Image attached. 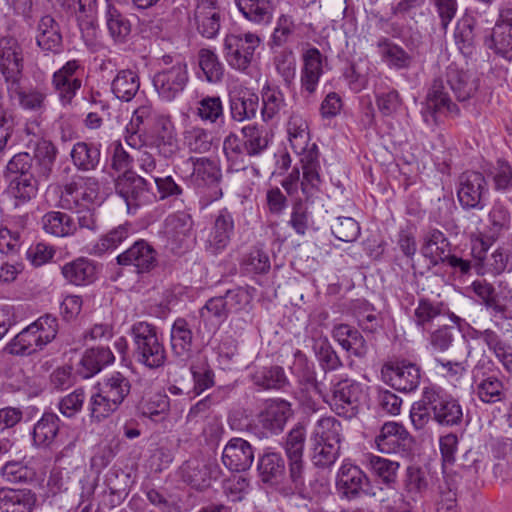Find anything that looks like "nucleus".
<instances>
[{
	"label": "nucleus",
	"instance_id": "nucleus-52",
	"mask_svg": "<svg viewBox=\"0 0 512 512\" xmlns=\"http://www.w3.org/2000/svg\"><path fill=\"white\" fill-rule=\"evenodd\" d=\"M251 379L262 390L281 389L287 382L284 370L279 366L262 367L252 374Z\"/></svg>",
	"mask_w": 512,
	"mask_h": 512
},
{
	"label": "nucleus",
	"instance_id": "nucleus-6",
	"mask_svg": "<svg viewBox=\"0 0 512 512\" xmlns=\"http://www.w3.org/2000/svg\"><path fill=\"white\" fill-rule=\"evenodd\" d=\"M164 67L158 70L152 79L158 97L165 102L175 100L186 88L189 81L187 63L172 56L162 57Z\"/></svg>",
	"mask_w": 512,
	"mask_h": 512
},
{
	"label": "nucleus",
	"instance_id": "nucleus-54",
	"mask_svg": "<svg viewBox=\"0 0 512 512\" xmlns=\"http://www.w3.org/2000/svg\"><path fill=\"white\" fill-rule=\"evenodd\" d=\"M1 476L11 484H26L36 479V471L23 461H8L1 468Z\"/></svg>",
	"mask_w": 512,
	"mask_h": 512
},
{
	"label": "nucleus",
	"instance_id": "nucleus-9",
	"mask_svg": "<svg viewBox=\"0 0 512 512\" xmlns=\"http://www.w3.org/2000/svg\"><path fill=\"white\" fill-rule=\"evenodd\" d=\"M366 397L367 392L363 384L345 378L333 385L330 406L338 415L351 418L357 414Z\"/></svg>",
	"mask_w": 512,
	"mask_h": 512
},
{
	"label": "nucleus",
	"instance_id": "nucleus-3",
	"mask_svg": "<svg viewBox=\"0 0 512 512\" xmlns=\"http://www.w3.org/2000/svg\"><path fill=\"white\" fill-rule=\"evenodd\" d=\"M96 392L89 401V412L92 420L101 422L115 411L130 394L131 382L121 372H113L98 382Z\"/></svg>",
	"mask_w": 512,
	"mask_h": 512
},
{
	"label": "nucleus",
	"instance_id": "nucleus-21",
	"mask_svg": "<svg viewBox=\"0 0 512 512\" xmlns=\"http://www.w3.org/2000/svg\"><path fill=\"white\" fill-rule=\"evenodd\" d=\"M375 443L382 453L406 454L411 448L412 437L402 424L387 422L382 426Z\"/></svg>",
	"mask_w": 512,
	"mask_h": 512
},
{
	"label": "nucleus",
	"instance_id": "nucleus-27",
	"mask_svg": "<svg viewBox=\"0 0 512 512\" xmlns=\"http://www.w3.org/2000/svg\"><path fill=\"white\" fill-rule=\"evenodd\" d=\"M8 96L11 100H17L19 106L27 111L42 113L46 110L47 94L39 88L24 89L21 79H17L6 85Z\"/></svg>",
	"mask_w": 512,
	"mask_h": 512
},
{
	"label": "nucleus",
	"instance_id": "nucleus-61",
	"mask_svg": "<svg viewBox=\"0 0 512 512\" xmlns=\"http://www.w3.org/2000/svg\"><path fill=\"white\" fill-rule=\"evenodd\" d=\"M198 63L207 81L218 82L222 79L223 65L213 50L200 49L198 52Z\"/></svg>",
	"mask_w": 512,
	"mask_h": 512
},
{
	"label": "nucleus",
	"instance_id": "nucleus-45",
	"mask_svg": "<svg viewBox=\"0 0 512 512\" xmlns=\"http://www.w3.org/2000/svg\"><path fill=\"white\" fill-rule=\"evenodd\" d=\"M70 155L73 164L82 171L94 170L100 162V148L94 143L77 142Z\"/></svg>",
	"mask_w": 512,
	"mask_h": 512
},
{
	"label": "nucleus",
	"instance_id": "nucleus-36",
	"mask_svg": "<svg viewBox=\"0 0 512 512\" xmlns=\"http://www.w3.org/2000/svg\"><path fill=\"white\" fill-rule=\"evenodd\" d=\"M36 42L46 52L59 53L62 49V35L58 23L50 15L43 16L37 26Z\"/></svg>",
	"mask_w": 512,
	"mask_h": 512
},
{
	"label": "nucleus",
	"instance_id": "nucleus-55",
	"mask_svg": "<svg viewBox=\"0 0 512 512\" xmlns=\"http://www.w3.org/2000/svg\"><path fill=\"white\" fill-rule=\"evenodd\" d=\"M42 178H13L10 179L9 193L15 199V205L24 204L33 199L38 191V183Z\"/></svg>",
	"mask_w": 512,
	"mask_h": 512
},
{
	"label": "nucleus",
	"instance_id": "nucleus-19",
	"mask_svg": "<svg viewBox=\"0 0 512 512\" xmlns=\"http://www.w3.org/2000/svg\"><path fill=\"white\" fill-rule=\"evenodd\" d=\"M0 72L4 78L5 85L17 79H22V48L13 37L0 38Z\"/></svg>",
	"mask_w": 512,
	"mask_h": 512
},
{
	"label": "nucleus",
	"instance_id": "nucleus-51",
	"mask_svg": "<svg viewBox=\"0 0 512 512\" xmlns=\"http://www.w3.org/2000/svg\"><path fill=\"white\" fill-rule=\"evenodd\" d=\"M169 407L170 402L168 396L155 394L147 399H143L138 405V411L141 416L158 423L167 418Z\"/></svg>",
	"mask_w": 512,
	"mask_h": 512
},
{
	"label": "nucleus",
	"instance_id": "nucleus-8",
	"mask_svg": "<svg viewBox=\"0 0 512 512\" xmlns=\"http://www.w3.org/2000/svg\"><path fill=\"white\" fill-rule=\"evenodd\" d=\"M421 254L432 266L446 263L455 271L467 274L471 269L469 260L451 254V245L445 234L438 229H430L423 236Z\"/></svg>",
	"mask_w": 512,
	"mask_h": 512
},
{
	"label": "nucleus",
	"instance_id": "nucleus-50",
	"mask_svg": "<svg viewBox=\"0 0 512 512\" xmlns=\"http://www.w3.org/2000/svg\"><path fill=\"white\" fill-rule=\"evenodd\" d=\"M244 138V148L249 156L260 155L267 149L270 136L269 132L263 127L257 125H246L242 128Z\"/></svg>",
	"mask_w": 512,
	"mask_h": 512
},
{
	"label": "nucleus",
	"instance_id": "nucleus-48",
	"mask_svg": "<svg viewBox=\"0 0 512 512\" xmlns=\"http://www.w3.org/2000/svg\"><path fill=\"white\" fill-rule=\"evenodd\" d=\"M193 165V177L198 184L217 185L222 177L218 164L206 157L189 159Z\"/></svg>",
	"mask_w": 512,
	"mask_h": 512
},
{
	"label": "nucleus",
	"instance_id": "nucleus-22",
	"mask_svg": "<svg viewBox=\"0 0 512 512\" xmlns=\"http://www.w3.org/2000/svg\"><path fill=\"white\" fill-rule=\"evenodd\" d=\"M235 223L228 208L220 209L214 216L213 224L206 240V249L219 254L227 248L234 233Z\"/></svg>",
	"mask_w": 512,
	"mask_h": 512
},
{
	"label": "nucleus",
	"instance_id": "nucleus-63",
	"mask_svg": "<svg viewBox=\"0 0 512 512\" xmlns=\"http://www.w3.org/2000/svg\"><path fill=\"white\" fill-rule=\"evenodd\" d=\"M474 293L481 299L483 305L496 315H503L506 307L502 305L496 297L495 289L486 281H474L472 283Z\"/></svg>",
	"mask_w": 512,
	"mask_h": 512
},
{
	"label": "nucleus",
	"instance_id": "nucleus-62",
	"mask_svg": "<svg viewBox=\"0 0 512 512\" xmlns=\"http://www.w3.org/2000/svg\"><path fill=\"white\" fill-rule=\"evenodd\" d=\"M503 390L502 381L498 377L490 375L477 384L476 394L482 402L493 404L503 399Z\"/></svg>",
	"mask_w": 512,
	"mask_h": 512
},
{
	"label": "nucleus",
	"instance_id": "nucleus-35",
	"mask_svg": "<svg viewBox=\"0 0 512 512\" xmlns=\"http://www.w3.org/2000/svg\"><path fill=\"white\" fill-rule=\"evenodd\" d=\"M170 345L176 357L182 360L190 357L193 345V332L186 319L179 317L172 324Z\"/></svg>",
	"mask_w": 512,
	"mask_h": 512
},
{
	"label": "nucleus",
	"instance_id": "nucleus-26",
	"mask_svg": "<svg viewBox=\"0 0 512 512\" xmlns=\"http://www.w3.org/2000/svg\"><path fill=\"white\" fill-rule=\"evenodd\" d=\"M492 48L507 60H512V8H502L491 35Z\"/></svg>",
	"mask_w": 512,
	"mask_h": 512
},
{
	"label": "nucleus",
	"instance_id": "nucleus-10",
	"mask_svg": "<svg viewBox=\"0 0 512 512\" xmlns=\"http://www.w3.org/2000/svg\"><path fill=\"white\" fill-rule=\"evenodd\" d=\"M439 114L455 118L460 115V109L458 105L451 100L443 80L436 78L433 80L428 90L421 115L428 126H436L438 124Z\"/></svg>",
	"mask_w": 512,
	"mask_h": 512
},
{
	"label": "nucleus",
	"instance_id": "nucleus-28",
	"mask_svg": "<svg viewBox=\"0 0 512 512\" xmlns=\"http://www.w3.org/2000/svg\"><path fill=\"white\" fill-rule=\"evenodd\" d=\"M446 81L458 101L471 99L479 88V80L470 72L451 63L446 69Z\"/></svg>",
	"mask_w": 512,
	"mask_h": 512
},
{
	"label": "nucleus",
	"instance_id": "nucleus-12",
	"mask_svg": "<svg viewBox=\"0 0 512 512\" xmlns=\"http://www.w3.org/2000/svg\"><path fill=\"white\" fill-rule=\"evenodd\" d=\"M84 67L79 60L67 61L52 75V86L63 105L71 104L82 86Z\"/></svg>",
	"mask_w": 512,
	"mask_h": 512
},
{
	"label": "nucleus",
	"instance_id": "nucleus-17",
	"mask_svg": "<svg viewBox=\"0 0 512 512\" xmlns=\"http://www.w3.org/2000/svg\"><path fill=\"white\" fill-rule=\"evenodd\" d=\"M219 474V465L215 461L205 459L187 460L180 468L182 480L197 490L208 488Z\"/></svg>",
	"mask_w": 512,
	"mask_h": 512
},
{
	"label": "nucleus",
	"instance_id": "nucleus-38",
	"mask_svg": "<svg viewBox=\"0 0 512 512\" xmlns=\"http://www.w3.org/2000/svg\"><path fill=\"white\" fill-rule=\"evenodd\" d=\"M96 265L87 258H78L62 267L64 278L74 285H87L96 278Z\"/></svg>",
	"mask_w": 512,
	"mask_h": 512
},
{
	"label": "nucleus",
	"instance_id": "nucleus-42",
	"mask_svg": "<svg viewBox=\"0 0 512 512\" xmlns=\"http://www.w3.org/2000/svg\"><path fill=\"white\" fill-rule=\"evenodd\" d=\"M140 88V79L138 74L130 69L118 71L114 77L111 89L113 94L120 100L131 101Z\"/></svg>",
	"mask_w": 512,
	"mask_h": 512
},
{
	"label": "nucleus",
	"instance_id": "nucleus-20",
	"mask_svg": "<svg viewBox=\"0 0 512 512\" xmlns=\"http://www.w3.org/2000/svg\"><path fill=\"white\" fill-rule=\"evenodd\" d=\"M449 318L455 325L460 326L463 321L460 317L450 312L447 305L441 301H432L421 297L414 309L412 320L418 328L429 329L436 320Z\"/></svg>",
	"mask_w": 512,
	"mask_h": 512
},
{
	"label": "nucleus",
	"instance_id": "nucleus-13",
	"mask_svg": "<svg viewBox=\"0 0 512 512\" xmlns=\"http://www.w3.org/2000/svg\"><path fill=\"white\" fill-rule=\"evenodd\" d=\"M487 192V182L482 173L466 171L460 175L457 196L464 209H483L484 196Z\"/></svg>",
	"mask_w": 512,
	"mask_h": 512
},
{
	"label": "nucleus",
	"instance_id": "nucleus-5",
	"mask_svg": "<svg viewBox=\"0 0 512 512\" xmlns=\"http://www.w3.org/2000/svg\"><path fill=\"white\" fill-rule=\"evenodd\" d=\"M255 288L251 286H235L228 289L224 295L207 300L200 310L203 320L215 318L217 326L223 323L230 313L249 312L252 307Z\"/></svg>",
	"mask_w": 512,
	"mask_h": 512
},
{
	"label": "nucleus",
	"instance_id": "nucleus-24",
	"mask_svg": "<svg viewBox=\"0 0 512 512\" xmlns=\"http://www.w3.org/2000/svg\"><path fill=\"white\" fill-rule=\"evenodd\" d=\"M193 20L197 31L207 39H213L221 27L220 9L215 0H195Z\"/></svg>",
	"mask_w": 512,
	"mask_h": 512
},
{
	"label": "nucleus",
	"instance_id": "nucleus-31",
	"mask_svg": "<svg viewBox=\"0 0 512 512\" xmlns=\"http://www.w3.org/2000/svg\"><path fill=\"white\" fill-rule=\"evenodd\" d=\"M192 230L193 220L186 212L173 213L164 221V234L167 240L179 248L191 238Z\"/></svg>",
	"mask_w": 512,
	"mask_h": 512
},
{
	"label": "nucleus",
	"instance_id": "nucleus-37",
	"mask_svg": "<svg viewBox=\"0 0 512 512\" xmlns=\"http://www.w3.org/2000/svg\"><path fill=\"white\" fill-rule=\"evenodd\" d=\"M257 470L264 483L276 484L285 474V461L280 453L266 450L259 456Z\"/></svg>",
	"mask_w": 512,
	"mask_h": 512
},
{
	"label": "nucleus",
	"instance_id": "nucleus-30",
	"mask_svg": "<svg viewBox=\"0 0 512 512\" xmlns=\"http://www.w3.org/2000/svg\"><path fill=\"white\" fill-rule=\"evenodd\" d=\"M36 502L30 489L0 488V512H32Z\"/></svg>",
	"mask_w": 512,
	"mask_h": 512
},
{
	"label": "nucleus",
	"instance_id": "nucleus-4",
	"mask_svg": "<svg viewBox=\"0 0 512 512\" xmlns=\"http://www.w3.org/2000/svg\"><path fill=\"white\" fill-rule=\"evenodd\" d=\"M133 357L139 364L149 369L164 366L167 353L158 328L146 321H138L131 326Z\"/></svg>",
	"mask_w": 512,
	"mask_h": 512
},
{
	"label": "nucleus",
	"instance_id": "nucleus-15",
	"mask_svg": "<svg viewBox=\"0 0 512 512\" xmlns=\"http://www.w3.org/2000/svg\"><path fill=\"white\" fill-rule=\"evenodd\" d=\"M489 228L487 234L478 233L471 237L473 251H484L505 232L510 229L511 215L509 210L500 203H495L489 212Z\"/></svg>",
	"mask_w": 512,
	"mask_h": 512
},
{
	"label": "nucleus",
	"instance_id": "nucleus-49",
	"mask_svg": "<svg viewBox=\"0 0 512 512\" xmlns=\"http://www.w3.org/2000/svg\"><path fill=\"white\" fill-rule=\"evenodd\" d=\"M311 439L340 445L342 441V425L335 417H322L314 425Z\"/></svg>",
	"mask_w": 512,
	"mask_h": 512
},
{
	"label": "nucleus",
	"instance_id": "nucleus-60",
	"mask_svg": "<svg viewBox=\"0 0 512 512\" xmlns=\"http://www.w3.org/2000/svg\"><path fill=\"white\" fill-rule=\"evenodd\" d=\"M212 135L202 127L193 126L185 130L184 143L189 151L194 153H206L212 147Z\"/></svg>",
	"mask_w": 512,
	"mask_h": 512
},
{
	"label": "nucleus",
	"instance_id": "nucleus-1",
	"mask_svg": "<svg viewBox=\"0 0 512 512\" xmlns=\"http://www.w3.org/2000/svg\"><path fill=\"white\" fill-rule=\"evenodd\" d=\"M288 141L293 151L300 156L303 179L301 190L306 199L319 190L321 178L319 174V152L315 143L310 144L308 123L298 113H292L287 121Z\"/></svg>",
	"mask_w": 512,
	"mask_h": 512
},
{
	"label": "nucleus",
	"instance_id": "nucleus-46",
	"mask_svg": "<svg viewBox=\"0 0 512 512\" xmlns=\"http://www.w3.org/2000/svg\"><path fill=\"white\" fill-rule=\"evenodd\" d=\"M44 347L33 328L28 325L7 344L5 350L12 355H25L42 350Z\"/></svg>",
	"mask_w": 512,
	"mask_h": 512
},
{
	"label": "nucleus",
	"instance_id": "nucleus-14",
	"mask_svg": "<svg viewBox=\"0 0 512 512\" xmlns=\"http://www.w3.org/2000/svg\"><path fill=\"white\" fill-rule=\"evenodd\" d=\"M115 189L125 201L129 213L149 202L151 198L146 180L132 171H125L117 178Z\"/></svg>",
	"mask_w": 512,
	"mask_h": 512
},
{
	"label": "nucleus",
	"instance_id": "nucleus-39",
	"mask_svg": "<svg viewBox=\"0 0 512 512\" xmlns=\"http://www.w3.org/2000/svg\"><path fill=\"white\" fill-rule=\"evenodd\" d=\"M363 464L385 485L390 486L396 482L399 463L371 453L364 455Z\"/></svg>",
	"mask_w": 512,
	"mask_h": 512
},
{
	"label": "nucleus",
	"instance_id": "nucleus-32",
	"mask_svg": "<svg viewBox=\"0 0 512 512\" xmlns=\"http://www.w3.org/2000/svg\"><path fill=\"white\" fill-rule=\"evenodd\" d=\"M114 360L112 351L107 347L88 349L79 362L77 373L84 379L91 378Z\"/></svg>",
	"mask_w": 512,
	"mask_h": 512
},
{
	"label": "nucleus",
	"instance_id": "nucleus-44",
	"mask_svg": "<svg viewBox=\"0 0 512 512\" xmlns=\"http://www.w3.org/2000/svg\"><path fill=\"white\" fill-rule=\"evenodd\" d=\"M42 226L45 232L57 237L73 235L78 227L73 217L59 211L46 213L42 217Z\"/></svg>",
	"mask_w": 512,
	"mask_h": 512
},
{
	"label": "nucleus",
	"instance_id": "nucleus-2",
	"mask_svg": "<svg viewBox=\"0 0 512 512\" xmlns=\"http://www.w3.org/2000/svg\"><path fill=\"white\" fill-rule=\"evenodd\" d=\"M431 413L440 425L457 426L463 421V409L458 400L435 385L425 386L420 400L412 405L410 418L415 428H423Z\"/></svg>",
	"mask_w": 512,
	"mask_h": 512
},
{
	"label": "nucleus",
	"instance_id": "nucleus-16",
	"mask_svg": "<svg viewBox=\"0 0 512 512\" xmlns=\"http://www.w3.org/2000/svg\"><path fill=\"white\" fill-rule=\"evenodd\" d=\"M291 416L292 409L289 402L282 399L268 401L257 416V426L261 428L260 435L268 437L282 432Z\"/></svg>",
	"mask_w": 512,
	"mask_h": 512
},
{
	"label": "nucleus",
	"instance_id": "nucleus-59",
	"mask_svg": "<svg viewBox=\"0 0 512 512\" xmlns=\"http://www.w3.org/2000/svg\"><path fill=\"white\" fill-rule=\"evenodd\" d=\"M475 23L474 17L470 15H464L457 21L454 39L456 45L463 53H471L475 42Z\"/></svg>",
	"mask_w": 512,
	"mask_h": 512
},
{
	"label": "nucleus",
	"instance_id": "nucleus-56",
	"mask_svg": "<svg viewBox=\"0 0 512 512\" xmlns=\"http://www.w3.org/2000/svg\"><path fill=\"white\" fill-rule=\"evenodd\" d=\"M7 172L13 178H40L39 168L28 153L14 155L7 164Z\"/></svg>",
	"mask_w": 512,
	"mask_h": 512
},
{
	"label": "nucleus",
	"instance_id": "nucleus-58",
	"mask_svg": "<svg viewBox=\"0 0 512 512\" xmlns=\"http://www.w3.org/2000/svg\"><path fill=\"white\" fill-rule=\"evenodd\" d=\"M131 233V224H121L103 235L94 246V250L98 254L113 251L118 248L130 236Z\"/></svg>",
	"mask_w": 512,
	"mask_h": 512
},
{
	"label": "nucleus",
	"instance_id": "nucleus-25",
	"mask_svg": "<svg viewBox=\"0 0 512 512\" xmlns=\"http://www.w3.org/2000/svg\"><path fill=\"white\" fill-rule=\"evenodd\" d=\"M369 478L358 467L350 463H343L337 475V486L349 498L359 496L361 493L370 494Z\"/></svg>",
	"mask_w": 512,
	"mask_h": 512
},
{
	"label": "nucleus",
	"instance_id": "nucleus-18",
	"mask_svg": "<svg viewBox=\"0 0 512 512\" xmlns=\"http://www.w3.org/2000/svg\"><path fill=\"white\" fill-rule=\"evenodd\" d=\"M157 256L154 247L141 239L119 254L116 260L119 265L133 267L135 272L141 274L148 273L157 266Z\"/></svg>",
	"mask_w": 512,
	"mask_h": 512
},
{
	"label": "nucleus",
	"instance_id": "nucleus-43",
	"mask_svg": "<svg viewBox=\"0 0 512 512\" xmlns=\"http://www.w3.org/2000/svg\"><path fill=\"white\" fill-rule=\"evenodd\" d=\"M377 47L382 60L390 68L401 70L410 67L412 56L401 46L391 42L387 38H382L378 41Z\"/></svg>",
	"mask_w": 512,
	"mask_h": 512
},
{
	"label": "nucleus",
	"instance_id": "nucleus-47",
	"mask_svg": "<svg viewBox=\"0 0 512 512\" xmlns=\"http://www.w3.org/2000/svg\"><path fill=\"white\" fill-rule=\"evenodd\" d=\"M261 115L265 122L278 119L280 112L286 106L285 97L278 87L269 85L263 87L261 92Z\"/></svg>",
	"mask_w": 512,
	"mask_h": 512
},
{
	"label": "nucleus",
	"instance_id": "nucleus-7",
	"mask_svg": "<svg viewBox=\"0 0 512 512\" xmlns=\"http://www.w3.org/2000/svg\"><path fill=\"white\" fill-rule=\"evenodd\" d=\"M260 37L252 32L233 31L226 34L223 43L224 57L235 70L245 72L254 61Z\"/></svg>",
	"mask_w": 512,
	"mask_h": 512
},
{
	"label": "nucleus",
	"instance_id": "nucleus-40",
	"mask_svg": "<svg viewBox=\"0 0 512 512\" xmlns=\"http://www.w3.org/2000/svg\"><path fill=\"white\" fill-rule=\"evenodd\" d=\"M242 15L250 22L268 24L273 17V5L270 0H235Z\"/></svg>",
	"mask_w": 512,
	"mask_h": 512
},
{
	"label": "nucleus",
	"instance_id": "nucleus-53",
	"mask_svg": "<svg viewBox=\"0 0 512 512\" xmlns=\"http://www.w3.org/2000/svg\"><path fill=\"white\" fill-rule=\"evenodd\" d=\"M311 459L315 466L326 468L335 463L340 453V445L326 443L320 440H309Z\"/></svg>",
	"mask_w": 512,
	"mask_h": 512
},
{
	"label": "nucleus",
	"instance_id": "nucleus-41",
	"mask_svg": "<svg viewBox=\"0 0 512 512\" xmlns=\"http://www.w3.org/2000/svg\"><path fill=\"white\" fill-rule=\"evenodd\" d=\"M473 250V248L471 249ZM488 249L484 251H472V255L477 261V272L480 274L499 275L505 271L509 255L503 249H496L491 255L487 256Z\"/></svg>",
	"mask_w": 512,
	"mask_h": 512
},
{
	"label": "nucleus",
	"instance_id": "nucleus-23",
	"mask_svg": "<svg viewBox=\"0 0 512 512\" xmlns=\"http://www.w3.org/2000/svg\"><path fill=\"white\" fill-rule=\"evenodd\" d=\"M253 461L254 448L243 438H231L223 449L222 462L230 471H246L251 467Z\"/></svg>",
	"mask_w": 512,
	"mask_h": 512
},
{
	"label": "nucleus",
	"instance_id": "nucleus-34",
	"mask_svg": "<svg viewBox=\"0 0 512 512\" xmlns=\"http://www.w3.org/2000/svg\"><path fill=\"white\" fill-rule=\"evenodd\" d=\"M333 339L352 355L363 358L368 353V345L361 333L347 324H338L332 330Z\"/></svg>",
	"mask_w": 512,
	"mask_h": 512
},
{
	"label": "nucleus",
	"instance_id": "nucleus-64",
	"mask_svg": "<svg viewBox=\"0 0 512 512\" xmlns=\"http://www.w3.org/2000/svg\"><path fill=\"white\" fill-rule=\"evenodd\" d=\"M81 188L79 176L74 177L69 183L63 185L60 190L59 205L67 210L84 207Z\"/></svg>",
	"mask_w": 512,
	"mask_h": 512
},
{
	"label": "nucleus",
	"instance_id": "nucleus-11",
	"mask_svg": "<svg viewBox=\"0 0 512 512\" xmlns=\"http://www.w3.org/2000/svg\"><path fill=\"white\" fill-rule=\"evenodd\" d=\"M381 375L386 384L404 393L415 391L422 377L420 366L407 360L385 363Z\"/></svg>",
	"mask_w": 512,
	"mask_h": 512
},
{
	"label": "nucleus",
	"instance_id": "nucleus-57",
	"mask_svg": "<svg viewBox=\"0 0 512 512\" xmlns=\"http://www.w3.org/2000/svg\"><path fill=\"white\" fill-rule=\"evenodd\" d=\"M259 107V98L254 93H244L231 100V116L236 121H244L255 117Z\"/></svg>",
	"mask_w": 512,
	"mask_h": 512
},
{
	"label": "nucleus",
	"instance_id": "nucleus-33",
	"mask_svg": "<svg viewBox=\"0 0 512 512\" xmlns=\"http://www.w3.org/2000/svg\"><path fill=\"white\" fill-rule=\"evenodd\" d=\"M60 418L53 412H45L34 424L33 445L37 448H50L56 442L60 429Z\"/></svg>",
	"mask_w": 512,
	"mask_h": 512
},
{
	"label": "nucleus",
	"instance_id": "nucleus-29",
	"mask_svg": "<svg viewBox=\"0 0 512 512\" xmlns=\"http://www.w3.org/2000/svg\"><path fill=\"white\" fill-rule=\"evenodd\" d=\"M302 59L301 89L307 96H310L316 91L323 74V56L317 48L312 47L303 53Z\"/></svg>",
	"mask_w": 512,
	"mask_h": 512
}]
</instances>
